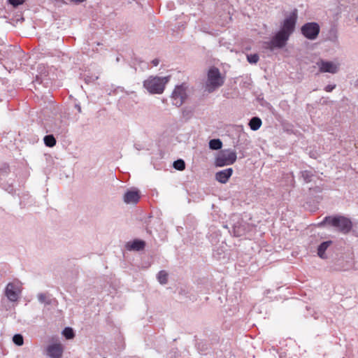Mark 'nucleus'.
<instances>
[{
    "instance_id": "obj_1",
    "label": "nucleus",
    "mask_w": 358,
    "mask_h": 358,
    "mask_svg": "<svg viewBox=\"0 0 358 358\" xmlns=\"http://www.w3.org/2000/svg\"><path fill=\"white\" fill-rule=\"evenodd\" d=\"M224 83V77L222 76L219 69L215 66L210 67L207 73V78L205 82V90L208 93H212Z\"/></svg>"
},
{
    "instance_id": "obj_24",
    "label": "nucleus",
    "mask_w": 358,
    "mask_h": 358,
    "mask_svg": "<svg viewBox=\"0 0 358 358\" xmlns=\"http://www.w3.org/2000/svg\"><path fill=\"white\" fill-rule=\"evenodd\" d=\"M301 177L306 182H309L312 180V178L314 176V174L312 171H301Z\"/></svg>"
},
{
    "instance_id": "obj_18",
    "label": "nucleus",
    "mask_w": 358,
    "mask_h": 358,
    "mask_svg": "<svg viewBox=\"0 0 358 358\" xmlns=\"http://www.w3.org/2000/svg\"><path fill=\"white\" fill-rule=\"evenodd\" d=\"M331 243L332 242L331 241H324L318 246L317 255L320 258L325 259L327 257L325 255V251Z\"/></svg>"
},
{
    "instance_id": "obj_39",
    "label": "nucleus",
    "mask_w": 358,
    "mask_h": 358,
    "mask_svg": "<svg viewBox=\"0 0 358 358\" xmlns=\"http://www.w3.org/2000/svg\"><path fill=\"white\" fill-rule=\"evenodd\" d=\"M356 85H358V80L356 81Z\"/></svg>"
},
{
    "instance_id": "obj_28",
    "label": "nucleus",
    "mask_w": 358,
    "mask_h": 358,
    "mask_svg": "<svg viewBox=\"0 0 358 358\" xmlns=\"http://www.w3.org/2000/svg\"><path fill=\"white\" fill-rule=\"evenodd\" d=\"M259 57L257 54H250L247 55V60L250 64H257Z\"/></svg>"
},
{
    "instance_id": "obj_27",
    "label": "nucleus",
    "mask_w": 358,
    "mask_h": 358,
    "mask_svg": "<svg viewBox=\"0 0 358 358\" xmlns=\"http://www.w3.org/2000/svg\"><path fill=\"white\" fill-rule=\"evenodd\" d=\"M13 342L17 346H22L24 343V338L20 334H16L13 337Z\"/></svg>"
},
{
    "instance_id": "obj_29",
    "label": "nucleus",
    "mask_w": 358,
    "mask_h": 358,
    "mask_svg": "<svg viewBox=\"0 0 358 358\" xmlns=\"http://www.w3.org/2000/svg\"><path fill=\"white\" fill-rule=\"evenodd\" d=\"M8 1L13 7H17L18 6L22 4L24 0H8Z\"/></svg>"
},
{
    "instance_id": "obj_36",
    "label": "nucleus",
    "mask_w": 358,
    "mask_h": 358,
    "mask_svg": "<svg viewBox=\"0 0 358 358\" xmlns=\"http://www.w3.org/2000/svg\"><path fill=\"white\" fill-rule=\"evenodd\" d=\"M71 1L76 3H80L83 2L85 0H71Z\"/></svg>"
},
{
    "instance_id": "obj_5",
    "label": "nucleus",
    "mask_w": 358,
    "mask_h": 358,
    "mask_svg": "<svg viewBox=\"0 0 358 358\" xmlns=\"http://www.w3.org/2000/svg\"><path fill=\"white\" fill-rule=\"evenodd\" d=\"M237 159L236 151L231 150H222L215 159L217 166H224L233 164Z\"/></svg>"
},
{
    "instance_id": "obj_2",
    "label": "nucleus",
    "mask_w": 358,
    "mask_h": 358,
    "mask_svg": "<svg viewBox=\"0 0 358 358\" xmlns=\"http://www.w3.org/2000/svg\"><path fill=\"white\" fill-rule=\"evenodd\" d=\"M169 77L150 76L143 82V87L150 94L163 93L166 84L169 82Z\"/></svg>"
},
{
    "instance_id": "obj_4",
    "label": "nucleus",
    "mask_w": 358,
    "mask_h": 358,
    "mask_svg": "<svg viewBox=\"0 0 358 358\" xmlns=\"http://www.w3.org/2000/svg\"><path fill=\"white\" fill-rule=\"evenodd\" d=\"M187 87L185 84L176 85L171 96V103L176 107L181 106L187 98Z\"/></svg>"
},
{
    "instance_id": "obj_13",
    "label": "nucleus",
    "mask_w": 358,
    "mask_h": 358,
    "mask_svg": "<svg viewBox=\"0 0 358 358\" xmlns=\"http://www.w3.org/2000/svg\"><path fill=\"white\" fill-rule=\"evenodd\" d=\"M63 351V347L60 343L49 345L46 348L47 355L50 358H61Z\"/></svg>"
},
{
    "instance_id": "obj_35",
    "label": "nucleus",
    "mask_w": 358,
    "mask_h": 358,
    "mask_svg": "<svg viewBox=\"0 0 358 358\" xmlns=\"http://www.w3.org/2000/svg\"><path fill=\"white\" fill-rule=\"evenodd\" d=\"M75 107L77 108L78 113L82 112L81 106H80V104H76Z\"/></svg>"
},
{
    "instance_id": "obj_25",
    "label": "nucleus",
    "mask_w": 358,
    "mask_h": 358,
    "mask_svg": "<svg viewBox=\"0 0 358 358\" xmlns=\"http://www.w3.org/2000/svg\"><path fill=\"white\" fill-rule=\"evenodd\" d=\"M173 166L176 170L182 171L185 169V163L183 159H177L173 162Z\"/></svg>"
},
{
    "instance_id": "obj_20",
    "label": "nucleus",
    "mask_w": 358,
    "mask_h": 358,
    "mask_svg": "<svg viewBox=\"0 0 358 358\" xmlns=\"http://www.w3.org/2000/svg\"><path fill=\"white\" fill-rule=\"evenodd\" d=\"M209 148L213 150H217L222 148V142L219 138L211 139L208 143Z\"/></svg>"
},
{
    "instance_id": "obj_31",
    "label": "nucleus",
    "mask_w": 358,
    "mask_h": 358,
    "mask_svg": "<svg viewBox=\"0 0 358 358\" xmlns=\"http://www.w3.org/2000/svg\"><path fill=\"white\" fill-rule=\"evenodd\" d=\"M264 47L266 48V49H268L271 51H273L275 48H277L275 46H273L270 44V41H268V42H265L264 43Z\"/></svg>"
},
{
    "instance_id": "obj_38",
    "label": "nucleus",
    "mask_w": 358,
    "mask_h": 358,
    "mask_svg": "<svg viewBox=\"0 0 358 358\" xmlns=\"http://www.w3.org/2000/svg\"><path fill=\"white\" fill-rule=\"evenodd\" d=\"M116 61H117V62H120V57H117L116 58Z\"/></svg>"
},
{
    "instance_id": "obj_26",
    "label": "nucleus",
    "mask_w": 358,
    "mask_h": 358,
    "mask_svg": "<svg viewBox=\"0 0 358 358\" xmlns=\"http://www.w3.org/2000/svg\"><path fill=\"white\" fill-rule=\"evenodd\" d=\"M62 334L66 339H71L75 336L73 330L71 327L64 328V329L62 331Z\"/></svg>"
},
{
    "instance_id": "obj_10",
    "label": "nucleus",
    "mask_w": 358,
    "mask_h": 358,
    "mask_svg": "<svg viewBox=\"0 0 358 358\" xmlns=\"http://www.w3.org/2000/svg\"><path fill=\"white\" fill-rule=\"evenodd\" d=\"M4 294L10 301L15 302L17 301L20 294L18 285L14 282L8 283L5 288Z\"/></svg>"
},
{
    "instance_id": "obj_3",
    "label": "nucleus",
    "mask_w": 358,
    "mask_h": 358,
    "mask_svg": "<svg viewBox=\"0 0 358 358\" xmlns=\"http://www.w3.org/2000/svg\"><path fill=\"white\" fill-rule=\"evenodd\" d=\"M324 224H329L337 228L338 230L343 234H348L351 231L352 227L351 220L343 216L325 217L320 224L322 225Z\"/></svg>"
},
{
    "instance_id": "obj_12",
    "label": "nucleus",
    "mask_w": 358,
    "mask_h": 358,
    "mask_svg": "<svg viewBox=\"0 0 358 358\" xmlns=\"http://www.w3.org/2000/svg\"><path fill=\"white\" fill-rule=\"evenodd\" d=\"M289 38V37L278 31L270 41V44L273 46H275L278 49H281L285 46Z\"/></svg>"
},
{
    "instance_id": "obj_7",
    "label": "nucleus",
    "mask_w": 358,
    "mask_h": 358,
    "mask_svg": "<svg viewBox=\"0 0 358 358\" xmlns=\"http://www.w3.org/2000/svg\"><path fill=\"white\" fill-rule=\"evenodd\" d=\"M301 31L305 38L313 41L318 36L320 27L317 22H306L301 27Z\"/></svg>"
},
{
    "instance_id": "obj_22",
    "label": "nucleus",
    "mask_w": 358,
    "mask_h": 358,
    "mask_svg": "<svg viewBox=\"0 0 358 358\" xmlns=\"http://www.w3.org/2000/svg\"><path fill=\"white\" fill-rule=\"evenodd\" d=\"M44 143L46 146L52 148L56 144V139L53 135H46L43 138Z\"/></svg>"
},
{
    "instance_id": "obj_19",
    "label": "nucleus",
    "mask_w": 358,
    "mask_h": 358,
    "mask_svg": "<svg viewBox=\"0 0 358 358\" xmlns=\"http://www.w3.org/2000/svg\"><path fill=\"white\" fill-rule=\"evenodd\" d=\"M262 125V120L258 117H253L249 122V126L252 131L258 130Z\"/></svg>"
},
{
    "instance_id": "obj_9",
    "label": "nucleus",
    "mask_w": 358,
    "mask_h": 358,
    "mask_svg": "<svg viewBox=\"0 0 358 358\" xmlns=\"http://www.w3.org/2000/svg\"><path fill=\"white\" fill-rule=\"evenodd\" d=\"M10 173V168L8 164H2L0 167V187L9 193L14 190L13 182H6V178Z\"/></svg>"
},
{
    "instance_id": "obj_21",
    "label": "nucleus",
    "mask_w": 358,
    "mask_h": 358,
    "mask_svg": "<svg viewBox=\"0 0 358 358\" xmlns=\"http://www.w3.org/2000/svg\"><path fill=\"white\" fill-rule=\"evenodd\" d=\"M157 278L161 285H166L168 282V273L166 271H160L157 275Z\"/></svg>"
},
{
    "instance_id": "obj_34",
    "label": "nucleus",
    "mask_w": 358,
    "mask_h": 358,
    "mask_svg": "<svg viewBox=\"0 0 358 358\" xmlns=\"http://www.w3.org/2000/svg\"><path fill=\"white\" fill-rule=\"evenodd\" d=\"M53 131L55 133H62L63 131V129H62L60 127L54 128Z\"/></svg>"
},
{
    "instance_id": "obj_6",
    "label": "nucleus",
    "mask_w": 358,
    "mask_h": 358,
    "mask_svg": "<svg viewBox=\"0 0 358 358\" xmlns=\"http://www.w3.org/2000/svg\"><path fill=\"white\" fill-rule=\"evenodd\" d=\"M296 21L297 13L295 10L283 20L279 31L289 37L295 30Z\"/></svg>"
},
{
    "instance_id": "obj_11",
    "label": "nucleus",
    "mask_w": 358,
    "mask_h": 358,
    "mask_svg": "<svg viewBox=\"0 0 358 358\" xmlns=\"http://www.w3.org/2000/svg\"><path fill=\"white\" fill-rule=\"evenodd\" d=\"M355 264V262L353 257L348 256L337 261L336 269L344 271H349L354 268Z\"/></svg>"
},
{
    "instance_id": "obj_33",
    "label": "nucleus",
    "mask_w": 358,
    "mask_h": 358,
    "mask_svg": "<svg viewBox=\"0 0 358 358\" xmlns=\"http://www.w3.org/2000/svg\"><path fill=\"white\" fill-rule=\"evenodd\" d=\"M159 63V60L158 59H155L152 61V64L153 66H157Z\"/></svg>"
},
{
    "instance_id": "obj_8",
    "label": "nucleus",
    "mask_w": 358,
    "mask_h": 358,
    "mask_svg": "<svg viewBox=\"0 0 358 358\" xmlns=\"http://www.w3.org/2000/svg\"><path fill=\"white\" fill-rule=\"evenodd\" d=\"M319 71L321 73H337L340 69V64L331 61L320 59L317 62Z\"/></svg>"
},
{
    "instance_id": "obj_37",
    "label": "nucleus",
    "mask_w": 358,
    "mask_h": 358,
    "mask_svg": "<svg viewBox=\"0 0 358 358\" xmlns=\"http://www.w3.org/2000/svg\"><path fill=\"white\" fill-rule=\"evenodd\" d=\"M200 345H201V343H198V350H199V351H201V352H202V351H203V350H201V349L200 348Z\"/></svg>"
},
{
    "instance_id": "obj_16",
    "label": "nucleus",
    "mask_w": 358,
    "mask_h": 358,
    "mask_svg": "<svg viewBox=\"0 0 358 358\" xmlns=\"http://www.w3.org/2000/svg\"><path fill=\"white\" fill-rule=\"evenodd\" d=\"M139 199V193L136 190H128L123 197L124 201L126 203H136Z\"/></svg>"
},
{
    "instance_id": "obj_23",
    "label": "nucleus",
    "mask_w": 358,
    "mask_h": 358,
    "mask_svg": "<svg viewBox=\"0 0 358 358\" xmlns=\"http://www.w3.org/2000/svg\"><path fill=\"white\" fill-rule=\"evenodd\" d=\"M245 232V229L241 224H234L233 226L232 233L235 236H241Z\"/></svg>"
},
{
    "instance_id": "obj_30",
    "label": "nucleus",
    "mask_w": 358,
    "mask_h": 358,
    "mask_svg": "<svg viewBox=\"0 0 358 358\" xmlns=\"http://www.w3.org/2000/svg\"><path fill=\"white\" fill-rule=\"evenodd\" d=\"M179 355L177 349H172L168 354V358H177Z\"/></svg>"
},
{
    "instance_id": "obj_14",
    "label": "nucleus",
    "mask_w": 358,
    "mask_h": 358,
    "mask_svg": "<svg viewBox=\"0 0 358 358\" xmlns=\"http://www.w3.org/2000/svg\"><path fill=\"white\" fill-rule=\"evenodd\" d=\"M125 246L130 251H141L144 249L145 242L143 240L134 239L132 241L127 242Z\"/></svg>"
},
{
    "instance_id": "obj_15",
    "label": "nucleus",
    "mask_w": 358,
    "mask_h": 358,
    "mask_svg": "<svg viewBox=\"0 0 358 358\" xmlns=\"http://www.w3.org/2000/svg\"><path fill=\"white\" fill-rule=\"evenodd\" d=\"M232 173L233 169L231 168H228L217 172L215 174V179L218 182L224 184L228 181Z\"/></svg>"
},
{
    "instance_id": "obj_32",
    "label": "nucleus",
    "mask_w": 358,
    "mask_h": 358,
    "mask_svg": "<svg viewBox=\"0 0 358 358\" xmlns=\"http://www.w3.org/2000/svg\"><path fill=\"white\" fill-rule=\"evenodd\" d=\"M336 85H328L325 87L324 90L327 92H330L333 91L336 88Z\"/></svg>"
},
{
    "instance_id": "obj_17",
    "label": "nucleus",
    "mask_w": 358,
    "mask_h": 358,
    "mask_svg": "<svg viewBox=\"0 0 358 358\" xmlns=\"http://www.w3.org/2000/svg\"><path fill=\"white\" fill-rule=\"evenodd\" d=\"M38 301L44 305H52L55 301V299L47 293H39L37 295Z\"/></svg>"
}]
</instances>
